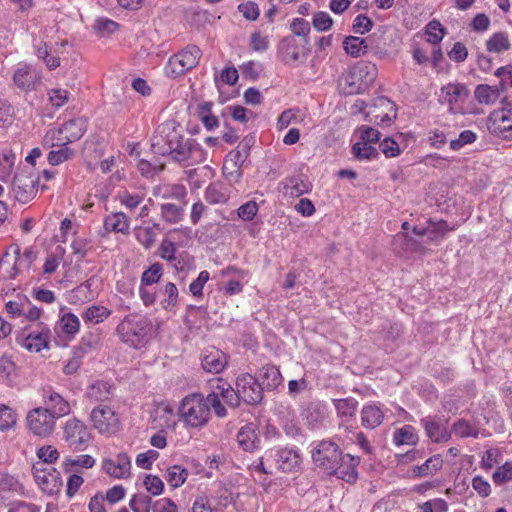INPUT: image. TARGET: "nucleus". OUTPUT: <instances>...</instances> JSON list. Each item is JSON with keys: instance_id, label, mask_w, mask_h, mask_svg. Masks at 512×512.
I'll return each mask as SVG.
<instances>
[{"instance_id": "obj_61", "label": "nucleus", "mask_w": 512, "mask_h": 512, "mask_svg": "<svg viewBox=\"0 0 512 512\" xmlns=\"http://www.w3.org/2000/svg\"><path fill=\"white\" fill-rule=\"evenodd\" d=\"M326 417L325 407L321 404L311 405L307 409L306 419L310 425L315 427Z\"/></svg>"}, {"instance_id": "obj_33", "label": "nucleus", "mask_w": 512, "mask_h": 512, "mask_svg": "<svg viewBox=\"0 0 512 512\" xmlns=\"http://www.w3.org/2000/svg\"><path fill=\"white\" fill-rule=\"evenodd\" d=\"M262 385L268 390L276 389L282 383V375L279 369L274 365L262 367L259 373Z\"/></svg>"}, {"instance_id": "obj_10", "label": "nucleus", "mask_w": 512, "mask_h": 512, "mask_svg": "<svg viewBox=\"0 0 512 512\" xmlns=\"http://www.w3.org/2000/svg\"><path fill=\"white\" fill-rule=\"evenodd\" d=\"M469 90L461 83H448L441 88L440 102L448 106L453 114H464Z\"/></svg>"}, {"instance_id": "obj_54", "label": "nucleus", "mask_w": 512, "mask_h": 512, "mask_svg": "<svg viewBox=\"0 0 512 512\" xmlns=\"http://www.w3.org/2000/svg\"><path fill=\"white\" fill-rule=\"evenodd\" d=\"M74 156V151L68 146H60L58 150H51L48 153L47 160L48 162L55 166L59 165Z\"/></svg>"}, {"instance_id": "obj_14", "label": "nucleus", "mask_w": 512, "mask_h": 512, "mask_svg": "<svg viewBox=\"0 0 512 512\" xmlns=\"http://www.w3.org/2000/svg\"><path fill=\"white\" fill-rule=\"evenodd\" d=\"M236 387L243 402L254 405L262 400L263 388L257 379L250 374H241L236 379Z\"/></svg>"}, {"instance_id": "obj_19", "label": "nucleus", "mask_w": 512, "mask_h": 512, "mask_svg": "<svg viewBox=\"0 0 512 512\" xmlns=\"http://www.w3.org/2000/svg\"><path fill=\"white\" fill-rule=\"evenodd\" d=\"M43 403L45 409L55 418L64 417L71 412L69 402L55 391H45L43 394Z\"/></svg>"}, {"instance_id": "obj_18", "label": "nucleus", "mask_w": 512, "mask_h": 512, "mask_svg": "<svg viewBox=\"0 0 512 512\" xmlns=\"http://www.w3.org/2000/svg\"><path fill=\"white\" fill-rule=\"evenodd\" d=\"M359 463V457H355L350 454L342 455V459L337 463V467L335 469H331L329 474H335L338 478H341L348 483H353L358 478L357 467Z\"/></svg>"}, {"instance_id": "obj_13", "label": "nucleus", "mask_w": 512, "mask_h": 512, "mask_svg": "<svg viewBox=\"0 0 512 512\" xmlns=\"http://www.w3.org/2000/svg\"><path fill=\"white\" fill-rule=\"evenodd\" d=\"M488 130L506 140L512 139V109L493 111L488 117Z\"/></svg>"}, {"instance_id": "obj_47", "label": "nucleus", "mask_w": 512, "mask_h": 512, "mask_svg": "<svg viewBox=\"0 0 512 512\" xmlns=\"http://www.w3.org/2000/svg\"><path fill=\"white\" fill-rule=\"evenodd\" d=\"M489 52L500 53L510 48V41L506 33L498 32L493 34L486 42Z\"/></svg>"}, {"instance_id": "obj_6", "label": "nucleus", "mask_w": 512, "mask_h": 512, "mask_svg": "<svg viewBox=\"0 0 512 512\" xmlns=\"http://www.w3.org/2000/svg\"><path fill=\"white\" fill-rule=\"evenodd\" d=\"M266 462H273L283 473L296 472L301 467V455L298 450L288 447H276L265 452Z\"/></svg>"}, {"instance_id": "obj_57", "label": "nucleus", "mask_w": 512, "mask_h": 512, "mask_svg": "<svg viewBox=\"0 0 512 512\" xmlns=\"http://www.w3.org/2000/svg\"><path fill=\"white\" fill-rule=\"evenodd\" d=\"M205 399V402L208 404V409H213L215 415L219 418H224L227 416V409L222 404V401L220 399L219 393L216 391H213L207 395Z\"/></svg>"}, {"instance_id": "obj_24", "label": "nucleus", "mask_w": 512, "mask_h": 512, "mask_svg": "<svg viewBox=\"0 0 512 512\" xmlns=\"http://www.w3.org/2000/svg\"><path fill=\"white\" fill-rule=\"evenodd\" d=\"M96 460L88 454L76 456H67L63 459L61 468L65 473L80 474L83 470L91 469L95 466Z\"/></svg>"}, {"instance_id": "obj_17", "label": "nucleus", "mask_w": 512, "mask_h": 512, "mask_svg": "<svg viewBox=\"0 0 512 512\" xmlns=\"http://www.w3.org/2000/svg\"><path fill=\"white\" fill-rule=\"evenodd\" d=\"M40 72L30 65L17 68L13 75L14 84L22 91H32L41 83Z\"/></svg>"}, {"instance_id": "obj_53", "label": "nucleus", "mask_w": 512, "mask_h": 512, "mask_svg": "<svg viewBox=\"0 0 512 512\" xmlns=\"http://www.w3.org/2000/svg\"><path fill=\"white\" fill-rule=\"evenodd\" d=\"M0 272L8 279H13L19 274L16 262L11 253L6 252L0 259Z\"/></svg>"}, {"instance_id": "obj_59", "label": "nucleus", "mask_w": 512, "mask_h": 512, "mask_svg": "<svg viewBox=\"0 0 512 512\" xmlns=\"http://www.w3.org/2000/svg\"><path fill=\"white\" fill-rule=\"evenodd\" d=\"M312 25L318 32H325L331 29L333 19L324 11H319L313 15Z\"/></svg>"}, {"instance_id": "obj_42", "label": "nucleus", "mask_w": 512, "mask_h": 512, "mask_svg": "<svg viewBox=\"0 0 512 512\" xmlns=\"http://www.w3.org/2000/svg\"><path fill=\"white\" fill-rule=\"evenodd\" d=\"M334 405L337 415L342 418L343 421H348L355 416L358 402L353 398L337 399L334 400Z\"/></svg>"}, {"instance_id": "obj_45", "label": "nucleus", "mask_w": 512, "mask_h": 512, "mask_svg": "<svg viewBox=\"0 0 512 512\" xmlns=\"http://www.w3.org/2000/svg\"><path fill=\"white\" fill-rule=\"evenodd\" d=\"M188 477V471L180 465H173L167 469L165 479L172 488H178L184 484Z\"/></svg>"}, {"instance_id": "obj_60", "label": "nucleus", "mask_w": 512, "mask_h": 512, "mask_svg": "<svg viewBox=\"0 0 512 512\" xmlns=\"http://www.w3.org/2000/svg\"><path fill=\"white\" fill-rule=\"evenodd\" d=\"M426 34L428 35V42L436 45L444 37V28L439 21L432 20L426 26Z\"/></svg>"}, {"instance_id": "obj_46", "label": "nucleus", "mask_w": 512, "mask_h": 512, "mask_svg": "<svg viewBox=\"0 0 512 512\" xmlns=\"http://www.w3.org/2000/svg\"><path fill=\"white\" fill-rule=\"evenodd\" d=\"M443 460L440 455H434L427 459L422 465L417 466L414 472L419 477L432 475L442 468Z\"/></svg>"}, {"instance_id": "obj_31", "label": "nucleus", "mask_w": 512, "mask_h": 512, "mask_svg": "<svg viewBox=\"0 0 512 512\" xmlns=\"http://www.w3.org/2000/svg\"><path fill=\"white\" fill-rule=\"evenodd\" d=\"M160 225L153 223L151 226H139L134 229L136 240L145 248L150 249L156 240L157 231H160Z\"/></svg>"}, {"instance_id": "obj_37", "label": "nucleus", "mask_w": 512, "mask_h": 512, "mask_svg": "<svg viewBox=\"0 0 512 512\" xmlns=\"http://www.w3.org/2000/svg\"><path fill=\"white\" fill-rule=\"evenodd\" d=\"M216 392L222 400L230 407L236 408L242 401L238 389H234L229 383L219 380V384L216 386Z\"/></svg>"}, {"instance_id": "obj_39", "label": "nucleus", "mask_w": 512, "mask_h": 512, "mask_svg": "<svg viewBox=\"0 0 512 512\" xmlns=\"http://www.w3.org/2000/svg\"><path fill=\"white\" fill-rule=\"evenodd\" d=\"M69 138L64 134L62 127L49 129L42 140L45 148L68 146Z\"/></svg>"}, {"instance_id": "obj_32", "label": "nucleus", "mask_w": 512, "mask_h": 512, "mask_svg": "<svg viewBox=\"0 0 512 512\" xmlns=\"http://www.w3.org/2000/svg\"><path fill=\"white\" fill-rule=\"evenodd\" d=\"M500 86L502 89L504 86V79L501 80ZM474 94L479 103L492 104L500 97V87L481 84L476 87Z\"/></svg>"}, {"instance_id": "obj_62", "label": "nucleus", "mask_w": 512, "mask_h": 512, "mask_svg": "<svg viewBox=\"0 0 512 512\" xmlns=\"http://www.w3.org/2000/svg\"><path fill=\"white\" fill-rule=\"evenodd\" d=\"M492 479L496 485H502L512 480V463L506 462L498 467L492 475Z\"/></svg>"}, {"instance_id": "obj_28", "label": "nucleus", "mask_w": 512, "mask_h": 512, "mask_svg": "<svg viewBox=\"0 0 512 512\" xmlns=\"http://www.w3.org/2000/svg\"><path fill=\"white\" fill-rule=\"evenodd\" d=\"M384 419L383 411L375 404L363 406L361 410L362 425L367 429L378 427Z\"/></svg>"}, {"instance_id": "obj_40", "label": "nucleus", "mask_w": 512, "mask_h": 512, "mask_svg": "<svg viewBox=\"0 0 512 512\" xmlns=\"http://www.w3.org/2000/svg\"><path fill=\"white\" fill-rule=\"evenodd\" d=\"M112 311L105 306L91 305L82 313V318L86 323L99 324L106 320Z\"/></svg>"}, {"instance_id": "obj_35", "label": "nucleus", "mask_w": 512, "mask_h": 512, "mask_svg": "<svg viewBox=\"0 0 512 512\" xmlns=\"http://www.w3.org/2000/svg\"><path fill=\"white\" fill-rule=\"evenodd\" d=\"M284 189L290 196L299 197L310 192L312 184L300 176H293L286 180Z\"/></svg>"}, {"instance_id": "obj_4", "label": "nucleus", "mask_w": 512, "mask_h": 512, "mask_svg": "<svg viewBox=\"0 0 512 512\" xmlns=\"http://www.w3.org/2000/svg\"><path fill=\"white\" fill-rule=\"evenodd\" d=\"M377 76V67L371 62H359L345 76L344 91L346 94H358L372 84Z\"/></svg>"}, {"instance_id": "obj_58", "label": "nucleus", "mask_w": 512, "mask_h": 512, "mask_svg": "<svg viewBox=\"0 0 512 512\" xmlns=\"http://www.w3.org/2000/svg\"><path fill=\"white\" fill-rule=\"evenodd\" d=\"M37 456L38 462H43L46 467H51V464L55 463L59 458L58 450L52 445H46L38 449Z\"/></svg>"}, {"instance_id": "obj_30", "label": "nucleus", "mask_w": 512, "mask_h": 512, "mask_svg": "<svg viewBox=\"0 0 512 512\" xmlns=\"http://www.w3.org/2000/svg\"><path fill=\"white\" fill-rule=\"evenodd\" d=\"M91 280H87L70 291L68 301L73 305H82L92 301L96 294L91 289Z\"/></svg>"}, {"instance_id": "obj_36", "label": "nucleus", "mask_w": 512, "mask_h": 512, "mask_svg": "<svg viewBox=\"0 0 512 512\" xmlns=\"http://www.w3.org/2000/svg\"><path fill=\"white\" fill-rule=\"evenodd\" d=\"M418 441L419 437L411 425H404L394 431L393 442L396 446L416 445Z\"/></svg>"}, {"instance_id": "obj_16", "label": "nucleus", "mask_w": 512, "mask_h": 512, "mask_svg": "<svg viewBox=\"0 0 512 512\" xmlns=\"http://www.w3.org/2000/svg\"><path fill=\"white\" fill-rule=\"evenodd\" d=\"M37 179L30 174L21 173L15 176L13 181V193L20 203H28L36 195Z\"/></svg>"}, {"instance_id": "obj_20", "label": "nucleus", "mask_w": 512, "mask_h": 512, "mask_svg": "<svg viewBox=\"0 0 512 512\" xmlns=\"http://www.w3.org/2000/svg\"><path fill=\"white\" fill-rule=\"evenodd\" d=\"M102 469L114 478H127L130 475L131 461L127 454L119 453L115 459H104Z\"/></svg>"}, {"instance_id": "obj_52", "label": "nucleus", "mask_w": 512, "mask_h": 512, "mask_svg": "<svg viewBox=\"0 0 512 512\" xmlns=\"http://www.w3.org/2000/svg\"><path fill=\"white\" fill-rule=\"evenodd\" d=\"M184 208L172 203L161 205V215L169 223H178L182 220Z\"/></svg>"}, {"instance_id": "obj_23", "label": "nucleus", "mask_w": 512, "mask_h": 512, "mask_svg": "<svg viewBox=\"0 0 512 512\" xmlns=\"http://www.w3.org/2000/svg\"><path fill=\"white\" fill-rule=\"evenodd\" d=\"M226 364L225 354L215 347L206 348L201 354L202 368L209 373H220Z\"/></svg>"}, {"instance_id": "obj_49", "label": "nucleus", "mask_w": 512, "mask_h": 512, "mask_svg": "<svg viewBox=\"0 0 512 512\" xmlns=\"http://www.w3.org/2000/svg\"><path fill=\"white\" fill-rule=\"evenodd\" d=\"M0 376L8 385H13L16 378V364L8 356L0 357Z\"/></svg>"}, {"instance_id": "obj_50", "label": "nucleus", "mask_w": 512, "mask_h": 512, "mask_svg": "<svg viewBox=\"0 0 512 512\" xmlns=\"http://www.w3.org/2000/svg\"><path fill=\"white\" fill-rule=\"evenodd\" d=\"M15 154L6 150L0 153V180L5 181L10 177L15 163Z\"/></svg>"}, {"instance_id": "obj_25", "label": "nucleus", "mask_w": 512, "mask_h": 512, "mask_svg": "<svg viewBox=\"0 0 512 512\" xmlns=\"http://www.w3.org/2000/svg\"><path fill=\"white\" fill-rule=\"evenodd\" d=\"M237 442L245 451L253 452L256 450L260 444V439L256 433V426L253 423L242 426L237 433Z\"/></svg>"}, {"instance_id": "obj_29", "label": "nucleus", "mask_w": 512, "mask_h": 512, "mask_svg": "<svg viewBox=\"0 0 512 512\" xmlns=\"http://www.w3.org/2000/svg\"><path fill=\"white\" fill-rule=\"evenodd\" d=\"M106 232L126 234L129 230L128 217L122 212L111 213L104 218Z\"/></svg>"}, {"instance_id": "obj_43", "label": "nucleus", "mask_w": 512, "mask_h": 512, "mask_svg": "<svg viewBox=\"0 0 512 512\" xmlns=\"http://www.w3.org/2000/svg\"><path fill=\"white\" fill-rule=\"evenodd\" d=\"M161 293L163 296L160 301L161 307L167 311H171L177 305L179 300L177 286L172 282H168L164 285Z\"/></svg>"}, {"instance_id": "obj_9", "label": "nucleus", "mask_w": 512, "mask_h": 512, "mask_svg": "<svg viewBox=\"0 0 512 512\" xmlns=\"http://www.w3.org/2000/svg\"><path fill=\"white\" fill-rule=\"evenodd\" d=\"M33 475L41 490L49 495L57 494L63 486L60 472L54 467H46L43 462L33 465Z\"/></svg>"}, {"instance_id": "obj_21", "label": "nucleus", "mask_w": 512, "mask_h": 512, "mask_svg": "<svg viewBox=\"0 0 512 512\" xmlns=\"http://www.w3.org/2000/svg\"><path fill=\"white\" fill-rule=\"evenodd\" d=\"M424 427L427 437L434 443L447 442L451 438V431L448 430L445 422L435 419L434 417H425L420 420Z\"/></svg>"}, {"instance_id": "obj_1", "label": "nucleus", "mask_w": 512, "mask_h": 512, "mask_svg": "<svg viewBox=\"0 0 512 512\" xmlns=\"http://www.w3.org/2000/svg\"><path fill=\"white\" fill-rule=\"evenodd\" d=\"M151 331V320L138 313L126 315L116 327L120 340L135 349H140L148 343Z\"/></svg>"}, {"instance_id": "obj_22", "label": "nucleus", "mask_w": 512, "mask_h": 512, "mask_svg": "<svg viewBox=\"0 0 512 512\" xmlns=\"http://www.w3.org/2000/svg\"><path fill=\"white\" fill-rule=\"evenodd\" d=\"M367 115L371 116L369 121H373L378 125L388 126L396 118V110L388 99L381 98L378 100V104L368 111Z\"/></svg>"}, {"instance_id": "obj_56", "label": "nucleus", "mask_w": 512, "mask_h": 512, "mask_svg": "<svg viewBox=\"0 0 512 512\" xmlns=\"http://www.w3.org/2000/svg\"><path fill=\"white\" fill-rule=\"evenodd\" d=\"M162 265L160 263L152 264L148 269H146L141 276V284L149 285L157 283L162 276Z\"/></svg>"}, {"instance_id": "obj_12", "label": "nucleus", "mask_w": 512, "mask_h": 512, "mask_svg": "<svg viewBox=\"0 0 512 512\" xmlns=\"http://www.w3.org/2000/svg\"><path fill=\"white\" fill-rule=\"evenodd\" d=\"M312 459L319 467L328 473L337 467L342 459V451L339 446L331 441H321L312 450Z\"/></svg>"}, {"instance_id": "obj_38", "label": "nucleus", "mask_w": 512, "mask_h": 512, "mask_svg": "<svg viewBox=\"0 0 512 512\" xmlns=\"http://www.w3.org/2000/svg\"><path fill=\"white\" fill-rule=\"evenodd\" d=\"M343 48L348 55L357 58L367 52L368 45L364 38L347 36L343 41Z\"/></svg>"}, {"instance_id": "obj_2", "label": "nucleus", "mask_w": 512, "mask_h": 512, "mask_svg": "<svg viewBox=\"0 0 512 512\" xmlns=\"http://www.w3.org/2000/svg\"><path fill=\"white\" fill-rule=\"evenodd\" d=\"M169 153L175 162L192 166L206 160L207 152L192 138H184L174 132L168 136Z\"/></svg>"}, {"instance_id": "obj_63", "label": "nucleus", "mask_w": 512, "mask_h": 512, "mask_svg": "<svg viewBox=\"0 0 512 512\" xmlns=\"http://www.w3.org/2000/svg\"><path fill=\"white\" fill-rule=\"evenodd\" d=\"M129 505L134 512H149L151 497L144 494H135L131 498Z\"/></svg>"}, {"instance_id": "obj_15", "label": "nucleus", "mask_w": 512, "mask_h": 512, "mask_svg": "<svg viewBox=\"0 0 512 512\" xmlns=\"http://www.w3.org/2000/svg\"><path fill=\"white\" fill-rule=\"evenodd\" d=\"M303 49L294 36H287L277 45V57L286 65H295L306 57Z\"/></svg>"}, {"instance_id": "obj_7", "label": "nucleus", "mask_w": 512, "mask_h": 512, "mask_svg": "<svg viewBox=\"0 0 512 512\" xmlns=\"http://www.w3.org/2000/svg\"><path fill=\"white\" fill-rule=\"evenodd\" d=\"M62 429L63 440L74 450H83L92 439L87 425L78 418L68 419Z\"/></svg>"}, {"instance_id": "obj_11", "label": "nucleus", "mask_w": 512, "mask_h": 512, "mask_svg": "<svg viewBox=\"0 0 512 512\" xmlns=\"http://www.w3.org/2000/svg\"><path fill=\"white\" fill-rule=\"evenodd\" d=\"M93 427L102 434H112L119 430L120 420L117 413L109 406L99 404L90 413Z\"/></svg>"}, {"instance_id": "obj_48", "label": "nucleus", "mask_w": 512, "mask_h": 512, "mask_svg": "<svg viewBox=\"0 0 512 512\" xmlns=\"http://www.w3.org/2000/svg\"><path fill=\"white\" fill-rule=\"evenodd\" d=\"M58 325L64 334L74 336L79 331L80 321L75 314L66 313L61 317Z\"/></svg>"}, {"instance_id": "obj_27", "label": "nucleus", "mask_w": 512, "mask_h": 512, "mask_svg": "<svg viewBox=\"0 0 512 512\" xmlns=\"http://www.w3.org/2000/svg\"><path fill=\"white\" fill-rule=\"evenodd\" d=\"M112 396V386L105 381L92 383L86 391V397L92 402L104 403L109 401Z\"/></svg>"}, {"instance_id": "obj_51", "label": "nucleus", "mask_w": 512, "mask_h": 512, "mask_svg": "<svg viewBox=\"0 0 512 512\" xmlns=\"http://www.w3.org/2000/svg\"><path fill=\"white\" fill-rule=\"evenodd\" d=\"M352 153L359 160H371L378 156L376 148L371 144L360 141L353 145Z\"/></svg>"}, {"instance_id": "obj_8", "label": "nucleus", "mask_w": 512, "mask_h": 512, "mask_svg": "<svg viewBox=\"0 0 512 512\" xmlns=\"http://www.w3.org/2000/svg\"><path fill=\"white\" fill-rule=\"evenodd\" d=\"M26 425L32 434L44 438L54 432L56 419L44 407H37L27 413Z\"/></svg>"}, {"instance_id": "obj_44", "label": "nucleus", "mask_w": 512, "mask_h": 512, "mask_svg": "<svg viewBox=\"0 0 512 512\" xmlns=\"http://www.w3.org/2000/svg\"><path fill=\"white\" fill-rule=\"evenodd\" d=\"M228 198L225 187L219 182L211 183L205 190V199L210 204L225 203Z\"/></svg>"}, {"instance_id": "obj_64", "label": "nucleus", "mask_w": 512, "mask_h": 512, "mask_svg": "<svg viewBox=\"0 0 512 512\" xmlns=\"http://www.w3.org/2000/svg\"><path fill=\"white\" fill-rule=\"evenodd\" d=\"M452 432H454L455 435L462 438L470 436L476 438L478 436L477 430L463 419H460L453 424Z\"/></svg>"}, {"instance_id": "obj_34", "label": "nucleus", "mask_w": 512, "mask_h": 512, "mask_svg": "<svg viewBox=\"0 0 512 512\" xmlns=\"http://www.w3.org/2000/svg\"><path fill=\"white\" fill-rule=\"evenodd\" d=\"M64 134L69 138V142L79 140L87 129L86 120L83 118H75L65 122L62 126Z\"/></svg>"}, {"instance_id": "obj_41", "label": "nucleus", "mask_w": 512, "mask_h": 512, "mask_svg": "<svg viewBox=\"0 0 512 512\" xmlns=\"http://www.w3.org/2000/svg\"><path fill=\"white\" fill-rule=\"evenodd\" d=\"M12 250L11 255L14 257L19 273L28 270L36 259V254L31 248L25 249L23 254H21L20 247L17 245L13 246Z\"/></svg>"}, {"instance_id": "obj_5", "label": "nucleus", "mask_w": 512, "mask_h": 512, "mask_svg": "<svg viewBox=\"0 0 512 512\" xmlns=\"http://www.w3.org/2000/svg\"><path fill=\"white\" fill-rule=\"evenodd\" d=\"M200 57L201 50L197 46H187L179 53L170 57L165 66V73L172 78H177L193 69L198 64Z\"/></svg>"}, {"instance_id": "obj_26", "label": "nucleus", "mask_w": 512, "mask_h": 512, "mask_svg": "<svg viewBox=\"0 0 512 512\" xmlns=\"http://www.w3.org/2000/svg\"><path fill=\"white\" fill-rule=\"evenodd\" d=\"M49 334L48 328H43L37 333H30L22 339L21 345L29 352H40L42 349L48 348Z\"/></svg>"}, {"instance_id": "obj_55", "label": "nucleus", "mask_w": 512, "mask_h": 512, "mask_svg": "<svg viewBox=\"0 0 512 512\" xmlns=\"http://www.w3.org/2000/svg\"><path fill=\"white\" fill-rule=\"evenodd\" d=\"M28 306L29 300L25 296L20 295L15 300L8 301L5 305L7 313L13 318L22 316L24 308Z\"/></svg>"}, {"instance_id": "obj_3", "label": "nucleus", "mask_w": 512, "mask_h": 512, "mask_svg": "<svg viewBox=\"0 0 512 512\" xmlns=\"http://www.w3.org/2000/svg\"><path fill=\"white\" fill-rule=\"evenodd\" d=\"M180 414L187 425L200 428L208 422L210 410L201 394H191L182 400Z\"/></svg>"}]
</instances>
